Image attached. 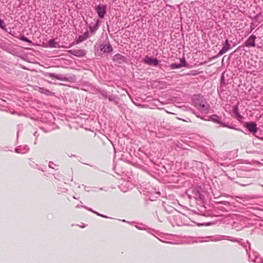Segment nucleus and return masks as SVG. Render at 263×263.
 Segmentation results:
<instances>
[{
    "label": "nucleus",
    "instance_id": "7c9ffc66",
    "mask_svg": "<svg viewBox=\"0 0 263 263\" xmlns=\"http://www.w3.org/2000/svg\"><path fill=\"white\" fill-rule=\"evenodd\" d=\"M239 184H240V185H242V186H246V185H245V184H241V183H239Z\"/></svg>",
    "mask_w": 263,
    "mask_h": 263
},
{
    "label": "nucleus",
    "instance_id": "bb28decb",
    "mask_svg": "<svg viewBox=\"0 0 263 263\" xmlns=\"http://www.w3.org/2000/svg\"><path fill=\"white\" fill-rule=\"evenodd\" d=\"M80 207L84 208V207H85V206H84V205H80L79 204H78V205H77L76 206V208H80Z\"/></svg>",
    "mask_w": 263,
    "mask_h": 263
},
{
    "label": "nucleus",
    "instance_id": "f3484780",
    "mask_svg": "<svg viewBox=\"0 0 263 263\" xmlns=\"http://www.w3.org/2000/svg\"><path fill=\"white\" fill-rule=\"evenodd\" d=\"M233 112L236 115L238 119L242 118V116L239 114L238 112V108L237 106H235L233 108Z\"/></svg>",
    "mask_w": 263,
    "mask_h": 263
},
{
    "label": "nucleus",
    "instance_id": "f8f14e48",
    "mask_svg": "<svg viewBox=\"0 0 263 263\" xmlns=\"http://www.w3.org/2000/svg\"><path fill=\"white\" fill-rule=\"evenodd\" d=\"M89 36V33L88 31H86L83 34L80 35L77 40L76 41V44H79L83 41L86 40Z\"/></svg>",
    "mask_w": 263,
    "mask_h": 263
},
{
    "label": "nucleus",
    "instance_id": "6e6552de",
    "mask_svg": "<svg viewBox=\"0 0 263 263\" xmlns=\"http://www.w3.org/2000/svg\"><path fill=\"white\" fill-rule=\"evenodd\" d=\"M112 60L119 64H122L125 62L126 58L120 54H116L113 57Z\"/></svg>",
    "mask_w": 263,
    "mask_h": 263
},
{
    "label": "nucleus",
    "instance_id": "39448f33",
    "mask_svg": "<svg viewBox=\"0 0 263 263\" xmlns=\"http://www.w3.org/2000/svg\"><path fill=\"white\" fill-rule=\"evenodd\" d=\"M230 48V44H229V41L228 39H227L224 42V45L223 46L221 50L219 52L217 55L216 56V57H218L219 56L222 55L223 54L227 52L229 49Z\"/></svg>",
    "mask_w": 263,
    "mask_h": 263
},
{
    "label": "nucleus",
    "instance_id": "4be33fe9",
    "mask_svg": "<svg viewBox=\"0 0 263 263\" xmlns=\"http://www.w3.org/2000/svg\"><path fill=\"white\" fill-rule=\"evenodd\" d=\"M0 28H1L2 29H4V30H5L6 29V25H5V22H4L3 20L0 19Z\"/></svg>",
    "mask_w": 263,
    "mask_h": 263
},
{
    "label": "nucleus",
    "instance_id": "b1692460",
    "mask_svg": "<svg viewBox=\"0 0 263 263\" xmlns=\"http://www.w3.org/2000/svg\"><path fill=\"white\" fill-rule=\"evenodd\" d=\"M180 65H183V67H186V62H185V59L184 58H182L180 59Z\"/></svg>",
    "mask_w": 263,
    "mask_h": 263
},
{
    "label": "nucleus",
    "instance_id": "c85d7f7f",
    "mask_svg": "<svg viewBox=\"0 0 263 263\" xmlns=\"http://www.w3.org/2000/svg\"><path fill=\"white\" fill-rule=\"evenodd\" d=\"M84 208H85V209H87L88 210H89V211H90L92 212L93 213V212H94L93 211H92L91 209H89V208H86V207H85V206Z\"/></svg>",
    "mask_w": 263,
    "mask_h": 263
},
{
    "label": "nucleus",
    "instance_id": "9d476101",
    "mask_svg": "<svg viewBox=\"0 0 263 263\" xmlns=\"http://www.w3.org/2000/svg\"><path fill=\"white\" fill-rule=\"evenodd\" d=\"M246 127L251 133H255L257 132L256 123L254 122H248L246 123Z\"/></svg>",
    "mask_w": 263,
    "mask_h": 263
},
{
    "label": "nucleus",
    "instance_id": "dca6fc26",
    "mask_svg": "<svg viewBox=\"0 0 263 263\" xmlns=\"http://www.w3.org/2000/svg\"><path fill=\"white\" fill-rule=\"evenodd\" d=\"M48 45L50 47L57 48L59 47L58 44L57 43H55L54 39H51L49 40L48 42Z\"/></svg>",
    "mask_w": 263,
    "mask_h": 263
},
{
    "label": "nucleus",
    "instance_id": "c756f323",
    "mask_svg": "<svg viewBox=\"0 0 263 263\" xmlns=\"http://www.w3.org/2000/svg\"><path fill=\"white\" fill-rule=\"evenodd\" d=\"M259 16H260V14H257V15L255 16V17L256 18H257L259 17Z\"/></svg>",
    "mask_w": 263,
    "mask_h": 263
},
{
    "label": "nucleus",
    "instance_id": "4468645a",
    "mask_svg": "<svg viewBox=\"0 0 263 263\" xmlns=\"http://www.w3.org/2000/svg\"><path fill=\"white\" fill-rule=\"evenodd\" d=\"M107 99L109 101L114 102L116 105L118 104L120 102V99L117 96L112 94H110Z\"/></svg>",
    "mask_w": 263,
    "mask_h": 263
},
{
    "label": "nucleus",
    "instance_id": "5701e85b",
    "mask_svg": "<svg viewBox=\"0 0 263 263\" xmlns=\"http://www.w3.org/2000/svg\"><path fill=\"white\" fill-rule=\"evenodd\" d=\"M20 39L23 41H24V42H27V43H31V41L30 40H29L28 38H27L26 37L23 36H22Z\"/></svg>",
    "mask_w": 263,
    "mask_h": 263
},
{
    "label": "nucleus",
    "instance_id": "c9c22d12",
    "mask_svg": "<svg viewBox=\"0 0 263 263\" xmlns=\"http://www.w3.org/2000/svg\"><path fill=\"white\" fill-rule=\"evenodd\" d=\"M247 243H248V244H249V245H250V243H249V241H247Z\"/></svg>",
    "mask_w": 263,
    "mask_h": 263
},
{
    "label": "nucleus",
    "instance_id": "473e14b6",
    "mask_svg": "<svg viewBox=\"0 0 263 263\" xmlns=\"http://www.w3.org/2000/svg\"><path fill=\"white\" fill-rule=\"evenodd\" d=\"M73 198H74V199H77V198H76V197H75V196H73Z\"/></svg>",
    "mask_w": 263,
    "mask_h": 263
},
{
    "label": "nucleus",
    "instance_id": "ddd939ff",
    "mask_svg": "<svg viewBox=\"0 0 263 263\" xmlns=\"http://www.w3.org/2000/svg\"><path fill=\"white\" fill-rule=\"evenodd\" d=\"M29 150V148L28 146L25 145L23 147L21 146L17 147L15 149V151L17 153L25 154Z\"/></svg>",
    "mask_w": 263,
    "mask_h": 263
},
{
    "label": "nucleus",
    "instance_id": "1a4fd4ad",
    "mask_svg": "<svg viewBox=\"0 0 263 263\" xmlns=\"http://www.w3.org/2000/svg\"><path fill=\"white\" fill-rule=\"evenodd\" d=\"M100 50L104 53H110L112 51V48L109 44H101Z\"/></svg>",
    "mask_w": 263,
    "mask_h": 263
},
{
    "label": "nucleus",
    "instance_id": "412c9836",
    "mask_svg": "<svg viewBox=\"0 0 263 263\" xmlns=\"http://www.w3.org/2000/svg\"><path fill=\"white\" fill-rule=\"evenodd\" d=\"M249 259L254 262H259L257 260H260L257 256H255L254 258L252 257L250 255L249 256Z\"/></svg>",
    "mask_w": 263,
    "mask_h": 263
},
{
    "label": "nucleus",
    "instance_id": "a878e982",
    "mask_svg": "<svg viewBox=\"0 0 263 263\" xmlns=\"http://www.w3.org/2000/svg\"><path fill=\"white\" fill-rule=\"evenodd\" d=\"M250 28H251V32L255 28V27L253 26V25H251Z\"/></svg>",
    "mask_w": 263,
    "mask_h": 263
},
{
    "label": "nucleus",
    "instance_id": "cd10ccee",
    "mask_svg": "<svg viewBox=\"0 0 263 263\" xmlns=\"http://www.w3.org/2000/svg\"><path fill=\"white\" fill-rule=\"evenodd\" d=\"M84 189H85V190L86 191H87V192L89 191V187H86V186H85Z\"/></svg>",
    "mask_w": 263,
    "mask_h": 263
},
{
    "label": "nucleus",
    "instance_id": "7ed1b4c3",
    "mask_svg": "<svg viewBox=\"0 0 263 263\" xmlns=\"http://www.w3.org/2000/svg\"><path fill=\"white\" fill-rule=\"evenodd\" d=\"M144 62L149 65L157 66L159 64V61L156 59H153L152 58L146 57L144 60Z\"/></svg>",
    "mask_w": 263,
    "mask_h": 263
},
{
    "label": "nucleus",
    "instance_id": "9b49d317",
    "mask_svg": "<svg viewBox=\"0 0 263 263\" xmlns=\"http://www.w3.org/2000/svg\"><path fill=\"white\" fill-rule=\"evenodd\" d=\"M205 101H202L199 104L198 109L204 113H208L209 109V106L205 105Z\"/></svg>",
    "mask_w": 263,
    "mask_h": 263
},
{
    "label": "nucleus",
    "instance_id": "2eb2a0df",
    "mask_svg": "<svg viewBox=\"0 0 263 263\" xmlns=\"http://www.w3.org/2000/svg\"><path fill=\"white\" fill-rule=\"evenodd\" d=\"M39 91L40 92H41L42 93H44L46 95H50L51 94V91H50L49 90H48L47 89L45 88L39 87Z\"/></svg>",
    "mask_w": 263,
    "mask_h": 263
},
{
    "label": "nucleus",
    "instance_id": "aec40b11",
    "mask_svg": "<svg viewBox=\"0 0 263 263\" xmlns=\"http://www.w3.org/2000/svg\"><path fill=\"white\" fill-rule=\"evenodd\" d=\"M183 67V65H181L180 64H172L171 65V68L172 69H177V68H181V67Z\"/></svg>",
    "mask_w": 263,
    "mask_h": 263
},
{
    "label": "nucleus",
    "instance_id": "393cba45",
    "mask_svg": "<svg viewBox=\"0 0 263 263\" xmlns=\"http://www.w3.org/2000/svg\"><path fill=\"white\" fill-rule=\"evenodd\" d=\"M93 213L96 214L97 215L100 216L101 217H104V218H108V217H107L106 216L102 215L101 214H100V213H98L97 212H93Z\"/></svg>",
    "mask_w": 263,
    "mask_h": 263
},
{
    "label": "nucleus",
    "instance_id": "6ab92c4d",
    "mask_svg": "<svg viewBox=\"0 0 263 263\" xmlns=\"http://www.w3.org/2000/svg\"><path fill=\"white\" fill-rule=\"evenodd\" d=\"M49 167L50 168H51L52 169H54L55 170H58V165L54 164L53 162H51L50 161L49 162V165H48Z\"/></svg>",
    "mask_w": 263,
    "mask_h": 263
},
{
    "label": "nucleus",
    "instance_id": "20e7f679",
    "mask_svg": "<svg viewBox=\"0 0 263 263\" xmlns=\"http://www.w3.org/2000/svg\"><path fill=\"white\" fill-rule=\"evenodd\" d=\"M48 76L51 78H55L58 80L68 81V79L63 74H57L54 73H49Z\"/></svg>",
    "mask_w": 263,
    "mask_h": 263
},
{
    "label": "nucleus",
    "instance_id": "f257e3e1",
    "mask_svg": "<svg viewBox=\"0 0 263 263\" xmlns=\"http://www.w3.org/2000/svg\"><path fill=\"white\" fill-rule=\"evenodd\" d=\"M68 52L79 58L83 57L86 54V51L83 49H72L69 50Z\"/></svg>",
    "mask_w": 263,
    "mask_h": 263
},
{
    "label": "nucleus",
    "instance_id": "f704fd0d",
    "mask_svg": "<svg viewBox=\"0 0 263 263\" xmlns=\"http://www.w3.org/2000/svg\"><path fill=\"white\" fill-rule=\"evenodd\" d=\"M123 222H126V221L125 220H123Z\"/></svg>",
    "mask_w": 263,
    "mask_h": 263
},
{
    "label": "nucleus",
    "instance_id": "2f4dec72",
    "mask_svg": "<svg viewBox=\"0 0 263 263\" xmlns=\"http://www.w3.org/2000/svg\"><path fill=\"white\" fill-rule=\"evenodd\" d=\"M197 241H192V243H194V242H197Z\"/></svg>",
    "mask_w": 263,
    "mask_h": 263
},
{
    "label": "nucleus",
    "instance_id": "a211bd4d",
    "mask_svg": "<svg viewBox=\"0 0 263 263\" xmlns=\"http://www.w3.org/2000/svg\"><path fill=\"white\" fill-rule=\"evenodd\" d=\"M99 92L103 97L106 99H107L110 95V93H108L107 91L103 90L99 91Z\"/></svg>",
    "mask_w": 263,
    "mask_h": 263
},
{
    "label": "nucleus",
    "instance_id": "72a5a7b5",
    "mask_svg": "<svg viewBox=\"0 0 263 263\" xmlns=\"http://www.w3.org/2000/svg\"><path fill=\"white\" fill-rule=\"evenodd\" d=\"M260 262H261V263H263V260H261V261H260Z\"/></svg>",
    "mask_w": 263,
    "mask_h": 263
},
{
    "label": "nucleus",
    "instance_id": "0eeeda50",
    "mask_svg": "<svg viewBox=\"0 0 263 263\" xmlns=\"http://www.w3.org/2000/svg\"><path fill=\"white\" fill-rule=\"evenodd\" d=\"M96 9L99 17H104L106 13L105 7L103 5H99L96 7Z\"/></svg>",
    "mask_w": 263,
    "mask_h": 263
},
{
    "label": "nucleus",
    "instance_id": "f03ea898",
    "mask_svg": "<svg viewBox=\"0 0 263 263\" xmlns=\"http://www.w3.org/2000/svg\"><path fill=\"white\" fill-rule=\"evenodd\" d=\"M256 36L254 35H251L245 42V46L247 47H255V40L256 39Z\"/></svg>",
    "mask_w": 263,
    "mask_h": 263
},
{
    "label": "nucleus",
    "instance_id": "423d86ee",
    "mask_svg": "<svg viewBox=\"0 0 263 263\" xmlns=\"http://www.w3.org/2000/svg\"><path fill=\"white\" fill-rule=\"evenodd\" d=\"M211 119L214 122L220 124L223 127H227L230 128H232L231 126L229 125L226 124L224 123H222L220 121V117L216 115H213L210 117Z\"/></svg>",
    "mask_w": 263,
    "mask_h": 263
}]
</instances>
